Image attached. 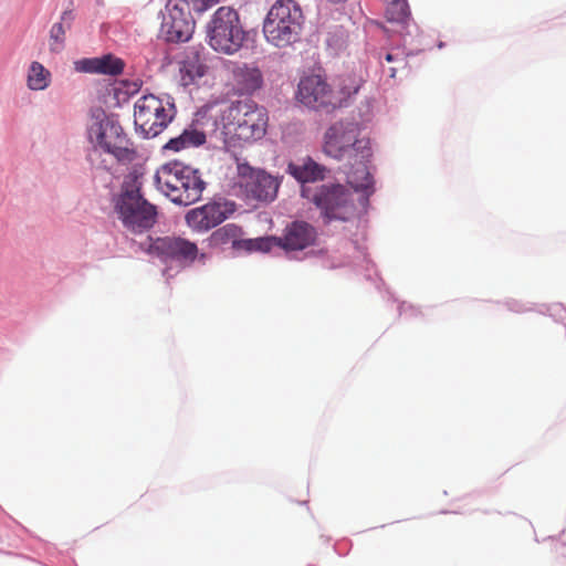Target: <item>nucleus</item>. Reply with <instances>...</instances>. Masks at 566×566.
<instances>
[{"label": "nucleus", "instance_id": "a878e982", "mask_svg": "<svg viewBox=\"0 0 566 566\" xmlns=\"http://www.w3.org/2000/svg\"><path fill=\"white\" fill-rule=\"evenodd\" d=\"M117 117L118 116L116 114L107 115L105 113V117L101 118L102 127L106 129V133L109 132L111 137L125 140L127 144H132L130 139L126 136L124 128L120 126Z\"/></svg>", "mask_w": 566, "mask_h": 566}, {"label": "nucleus", "instance_id": "a19ab883", "mask_svg": "<svg viewBox=\"0 0 566 566\" xmlns=\"http://www.w3.org/2000/svg\"><path fill=\"white\" fill-rule=\"evenodd\" d=\"M156 103L158 104L157 107H155V116H156V118L159 119V120H164V119L169 118L167 116L166 109L161 105V101L158 99V102H156Z\"/></svg>", "mask_w": 566, "mask_h": 566}, {"label": "nucleus", "instance_id": "a211bd4d", "mask_svg": "<svg viewBox=\"0 0 566 566\" xmlns=\"http://www.w3.org/2000/svg\"><path fill=\"white\" fill-rule=\"evenodd\" d=\"M349 164L352 165V169L347 172L348 184L356 191H364L367 195H370L373 192L374 180L367 168V161L359 163L352 160Z\"/></svg>", "mask_w": 566, "mask_h": 566}, {"label": "nucleus", "instance_id": "7c9ffc66", "mask_svg": "<svg viewBox=\"0 0 566 566\" xmlns=\"http://www.w3.org/2000/svg\"><path fill=\"white\" fill-rule=\"evenodd\" d=\"M185 193H186L185 196L177 195V193H174V196H172V195H169L166 192V196L169 197V199L172 203H175L176 206H179V207H187L189 205L195 203L196 201H198L201 198V193H196L192 191H185Z\"/></svg>", "mask_w": 566, "mask_h": 566}, {"label": "nucleus", "instance_id": "423d86ee", "mask_svg": "<svg viewBox=\"0 0 566 566\" xmlns=\"http://www.w3.org/2000/svg\"><path fill=\"white\" fill-rule=\"evenodd\" d=\"M139 249L151 256L158 258L161 262H176L181 266H189L199 258L205 260L206 253H199L197 244L181 237H157L148 235L139 243Z\"/></svg>", "mask_w": 566, "mask_h": 566}, {"label": "nucleus", "instance_id": "c756f323", "mask_svg": "<svg viewBox=\"0 0 566 566\" xmlns=\"http://www.w3.org/2000/svg\"><path fill=\"white\" fill-rule=\"evenodd\" d=\"M235 210V203L229 200H214V227L224 221Z\"/></svg>", "mask_w": 566, "mask_h": 566}, {"label": "nucleus", "instance_id": "37998d69", "mask_svg": "<svg viewBox=\"0 0 566 566\" xmlns=\"http://www.w3.org/2000/svg\"><path fill=\"white\" fill-rule=\"evenodd\" d=\"M154 182H155V185H156V187H157L158 189H163V188H161V186H160V185H161V179H160V176H159V171H157V172L155 174V176H154Z\"/></svg>", "mask_w": 566, "mask_h": 566}, {"label": "nucleus", "instance_id": "49530a36", "mask_svg": "<svg viewBox=\"0 0 566 566\" xmlns=\"http://www.w3.org/2000/svg\"><path fill=\"white\" fill-rule=\"evenodd\" d=\"M206 241L208 242V245H212V234H210Z\"/></svg>", "mask_w": 566, "mask_h": 566}, {"label": "nucleus", "instance_id": "1a4fd4ad", "mask_svg": "<svg viewBox=\"0 0 566 566\" xmlns=\"http://www.w3.org/2000/svg\"><path fill=\"white\" fill-rule=\"evenodd\" d=\"M298 101L312 108H336L339 99L335 98V92L321 75H308L298 83Z\"/></svg>", "mask_w": 566, "mask_h": 566}, {"label": "nucleus", "instance_id": "dca6fc26", "mask_svg": "<svg viewBox=\"0 0 566 566\" xmlns=\"http://www.w3.org/2000/svg\"><path fill=\"white\" fill-rule=\"evenodd\" d=\"M263 85V75L260 69L253 65H237L232 70V87L239 95H251Z\"/></svg>", "mask_w": 566, "mask_h": 566}, {"label": "nucleus", "instance_id": "f257e3e1", "mask_svg": "<svg viewBox=\"0 0 566 566\" xmlns=\"http://www.w3.org/2000/svg\"><path fill=\"white\" fill-rule=\"evenodd\" d=\"M360 128L354 122H338L325 133L324 153L337 160L368 161L371 157L370 140L359 137Z\"/></svg>", "mask_w": 566, "mask_h": 566}, {"label": "nucleus", "instance_id": "412c9836", "mask_svg": "<svg viewBox=\"0 0 566 566\" xmlns=\"http://www.w3.org/2000/svg\"><path fill=\"white\" fill-rule=\"evenodd\" d=\"M51 73L40 63L33 61L28 72V87L32 91H42L50 85Z\"/></svg>", "mask_w": 566, "mask_h": 566}, {"label": "nucleus", "instance_id": "9d476101", "mask_svg": "<svg viewBox=\"0 0 566 566\" xmlns=\"http://www.w3.org/2000/svg\"><path fill=\"white\" fill-rule=\"evenodd\" d=\"M90 116L93 119V124L87 129L90 140H95L98 148L105 154L113 155L119 164L133 163L137 157L135 148L116 146L106 139V129L101 125V118L105 117V109L102 106H93L90 109Z\"/></svg>", "mask_w": 566, "mask_h": 566}, {"label": "nucleus", "instance_id": "58836bf2", "mask_svg": "<svg viewBox=\"0 0 566 566\" xmlns=\"http://www.w3.org/2000/svg\"><path fill=\"white\" fill-rule=\"evenodd\" d=\"M75 20V13L72 9H65L62 14H61V19H60V22H62L63 24L65 23L67 25V28L71 27V23Z\"/></svg>", "mask_w": 566, "mask_h": 566}, {"label": "nucleus", "instance_id": "20e7f679", "mask_svg": "<svg viewBox=\"0 0 566 566\" xmlns=\"http://www.w3.org/2000/svg\"><path fill=\"white\" fill-rule=\"evenodd\" d=\"M233 160L235 163L233 175L237 180L226 186L230 193L260 202H271L276 198L281 185L279 178L263 169H255L247 163H239L237 157Z\"/></svg>", "mask_w": 566, "mask_h": 566}, {"label": "nucleus", "instance_id": "ddd939ff", "mask_svg": "<svg viewBox=\"0 0 566 566\" xmlns=\"http://www.w3.org/2000/svg\"><path fill=\"white\" fill-rule=\"evenodd\" d=\"M74 69L81 73L117 76L124 72L125 62L113 53H106L102 56L82 57L74 62Z\"/></svg>", "mask_w": 566, "mask_h": 566}, {"label": "nucleus", "instance_id": "f03ea898", "mask_svg": "<svg viewBox=\"0 0 566 566\" xmlns=\"http://www.w3.org/2000/svg\"><path fill=\"white\" fill-rule=\"evenodd\" d=\"M302 24L301 7L294 0H277L265 18L263 32L270 43L284 48L297 41Z\"/></svg>", "mask_w": 566, "mask_h": 566}, {"label": "nucleus", "instance_id": "cd10ccee", "mask_svg": "<svg viewBox=\"0 0 566 566\" xmlns=\"http://www.w3.org/2000/svg\"><path fill=\"white\" fill-rule=\"evenodd\" d=\"M277 239L280 237H270V238H259V239H249L242 241L243 250L245 251H263L268 252L273 247H277Z\"/></svg>", "mask_w": 566, "mask_h": 566}, {"label": "nucleus", "instance_id": "0eeeda50", "mask_svg": "<svg viewBox=\"0 0 566 566\" xmlns=\"http://www.w3.org/2000/svg\"><path fill=\"white\" fill-rule=\"evenodd\" d=\"M191 10L192 2L189 0H167L165 11H160V33L166 42L185 43L192 38L195 20Z\"/></svg>", "mask_w": 566, "mask_h": 566}, {"label": "nucleus", "instance_id": "c9c22d12", "mask_svg": "<svg viewBox=\"0 0 566 566\" xmlns=\"http://www.w3.org/2000/svg\"><path fill=\"white\" fill-rule=\"evenodd\" d=\"M65 29L62 22H55L50 30V39L56 43H64Z\"/></svg>", "mask_w": 566, "mask_h": 566}, {"label": "nucleus", "instance_id": "2eb2a0df", "mask_svg": "<svg viewBox=\"0 0 566 566\" xmlns=\"http://www.w3.org/2000/svg\"><path fill=\"white\" fill-rule=\"evenodd\" d=\"M248 109H251V101H239L229 105L221 113V134L227 148L235 147L237 134Z\"/></svg>", "mask_w": 566, "mask_h": 566}, {"label": "nucleus", "instance_id": "c85d7f7f", "mask_svg": "<svg viewBox=\"0 0 566 566\" xmlns=\"http://www.w3.org/2000/svg\"><path fill=\"white\" fill-rule=\"evenodd\" d=\"M182 137L185 138L187 148L188 147H200L206 144L207 142V135L203 130H200L193 126V124L189 125L188 127L184 128Z\"/></svg>", "mask_w": 566, "mask_h": 566}, {"label": "nucleus", "instance_id": "473e14b6", "mask_svg": "<svg viewBox=\"0 0 566 566\" xmlns=\"http://www.w3.org/2000/svg\"><path fill=\"white\" fill-rule=\"evenodd\" d=\"M174 116H170L164 120L154 122L148 129H143V138L150 139L157 137L172 120Z\"/></svg>", "mask_w": 566, "mask_h": 566}, {"label": "nucleus", "instance_id": "9b49d317", "mask_svg": "<svg viewBox=\"0 0 566 566\" xmlns=\"http://www.w3.org/2000/svg\"><path fill=\"white\" fill-rule=\"evenodd\" d=\"M245 117H242V124L237 134L235 147L244 143L258 140L265 135L268 126V115L264 108L259 107L251 101V109L247 111Z\"/></svg>", "mask_w": 566, "mask_h": 566}, {"label": "nucleus", "instance_id": "4c0bfd02", "mask_svg": "<svg viewBox=\"0 0 566 566\" xmlns=\"http://www.w3.org/2000/svg\"><path fill=\"white\" fill-rule=\"evenodd\" d=\"M119 87H123L124 91L126 93H129V96L132 97L133 95L138 93V91L140 88V84L125 80V81L120 82Z\"/></svg>", "mask_w": 566, "mask_h": 566}, {"label": "nucleus", "instance_id": "4468645a", "mask_svg": "<svg viewBox=\"0 0 566 566\" xmlns=\"http://www.w3.org/2000/svg\"><path fill=\"white\" fill-rule=\"evenodd\" d=\"M160 170L166 175H172L180 184L184 191L202 193L207 184L202 180L199 169L192 168L178 159L164 164Z\"/></svg>", "mask_w": 566, "mask_h": 566}, {"label": "nucleus", "instance_id": "b1692460", "mask_svg": "<svg viewBox=\"0 0 566 566\" xmlns=\"http://www.w3.org/2000/svg\"><path fill=\"white\" fill-rule=\"evenodd\" d=\"M387 8L385 11L389 22L405 23L409 17V7L407 0H386Z\"/></svg>", "mask_w": 566, "mask_h": 566}, {"label": "nucleus", "instance_id": "ea45409f", "mask_svg": "<svg viewBox=\"0 0 566 566\" xmlns=\"http://www.w3.org/2000/svg\"><path fill=\"white\" fill-rule=\"evenodd\" d=\"M205 29H206L205 41H206V43L210 48H212V41H213V38H212V18L209 21H207Z\"/></svg>", "mask_w": 566, "mask_h": 566}, {"label": "nucleus", "instance_id": "f8f14e48", "mask_svg": "<svg viewBox=\"0 0 566 566\" xmlns=\"http://www.w3.org/2000/svg\"><path fill=\"white\" fill-rule=\"evenodd\" d=\"M316 230L305 221H294L287 226L284 233L277 239V247L285 251H300L314 244Z\"/></svg>", "mask_w": 566, "mask_h": 566}, {"label": "nucleus", "instance_id": "aec40b11", "mask_svg": "<svg viewBox=\"0 0 566 566\" xmlns=\"http://www.w3.org/2000/svg\"><path fill=\"white\" fill-rule=\"evenodd\" d=\"M365 80L361 75L348 74L338 78L337 90L335 92V98L339 99L340 107L348 98L357 94Z\"/></svg>", "mask_w": 566, "mask_h": 566}, {"label": "nucleus", "instance_id": "c03bdc74", "mask_svg": "<svg viewBox=\"0 0 566 566\" xmlns=\"http://www.w3.org/2000/svg\"><path fill=\"white\" fill-rule=\"evenodd\" d=\"M210 108H212V101H207L206 104L202 106L201 111H199L197 114L200 115L201 112H207Z\"/></svg>", "mask_w": 566, "mask_h": 566}, {"label": "nucleus", "instance_id": "79ce46f5", "mask_svg": "<svg viewBox=\"0 0 566 566\" xmlns=\"http://www.w3.org/2000/svg\"><path fill=\"white\" fill-rule=\"evenodd\" d=\"M164 186H165V187H166V189H167V190H169L170 192H178V191H179V189H180V187H178V186H176V185L171 184L170 181H166Z\"/></svg>", "mask_w": 566, "mask_h": 566}, {"label": "nucleus", "instance_id": "6e6552de", "mask_svg": "<svg viewBox=\"0 0 566 566\" xmlns=\"http://www.w3.org/2000/svg\"><path fill=\"white\" fill-rule=\"evenodd\" d=\"M245 34L237 11L221 7L214 11V51L233 54L242 46Z\"/></svg>", "mask_w": 566, "mask_h": 566}, {"label": "nucleus", "instance_id": "6ab92c4d", "mask_svg": "<svg viewBox=\"0 0 566 566\" xmlns=\"http://www.w3.org/2000/svg\"><path fill=\"white\" fill-rule=\"evenodd\" d=\"M186 223L197 232H207L212 229V200L201 207L187 211Z\"/></svg>", "mask_w": 566, "mask_h": 566}, {"label": "nucleus", "instance_id": "72a5a7b5", "mask_svg": "<svg viewBox=\"0 0 566 566\" xmlns=\"http://www.w3.org/2000/svg\"><path fill=\"white\" fill-rule=\"evenodd\" d=\"M147 101L158 102V98L153 94L142 96L135 103V106H134L135 116H142V115L150 112L151 106L146 104Z\"/></svg>", "mask_w": 566, "mask_h": 566}, {"label": "nucleus", "instance_id": "5701e85b", "mask_svg": "<svg viewBox=\"0 0 566 566\" xmlns=\"http://www.w3.org/2000/svg\"><path fill=\"white\" fill-rule=\"evenodd\" d=\"M385 60L392 65L388 67V74L391 78H396L398 74L407 75L409 73V63L403 52L396 50L388 52Z\"/></svg>", "mask_w": 566, "mask_h": 566}, {"label": "nucleus", "instance_id": "f704fd0d", "mask_svg": "<svg viewBox=\"0 0 566 566\" xmlns=\"http://www.w3.org/2000/svg\"><path fill=\"white\" fill-rule=\"evenodd\" d=\"M187 148L185 138L182 137V134L180 133L176 137H171L164 146L163 151L165 150H172L175 153H178L182 149Z\"/></svg>", "mask_w": 566, "mask_h": 566}, {"label": "nucleus", "instance_id": "7ed1b4c3", "mask_svg": "<svg viewBox=\"0 0 566 566\" xmlns=\"http://www.w3.org/2000/svg\"><path fill=\"white\" fill-rule=\"evenodd\" d=\"M112 202L124 228L135 234L147 232L157 222V206L149 202L138 188H125L124 192L113 195Z\"/></svg>", "mask_w": 566, "mask_h": 566}, {"label": "nucleus", "instance_id": "393cba45", "mask_svg": "<svg viewBox=\"0 0 566 566\" xmlns=\"http://www.w3.org/2000/svg\"><path fill=\"white\" fill-rule=\"evenodd\" d=\"M208 71V66L199 61L198 54L195 61H190L181 69L182 78L188 80V83L195 84L201 80Z\"/></svg>", "mask_w": 566, "mask_h": 566}, {"label": "nucleus", "instance_id": "e433bc0d", "mask_svg": "<svg viewBox=\"0 0 566 566\" xmlns=\"http://www.w3.org/2000/svg\"><path fill=\"white\" fill-rule=\"evenodd\" d=\"M113 95L115 99V106L120 107L124 103H127L130 98L129 93H126L123 87H114Z\"/></svg>", "mask_w": 566, "mask_h": 566}, {"label": "nucleus", "instance_id": "de8ad7c7", "mask_svg": "<svg viewBox=\"0 0 566 566\" xmlns=\"http://www.w3.org/2000/svg\"><path fill=\"white\" fill-rule=\"evenodd\" d=\"M168 105H169L171 108L176 109V106H175V102H174V101H172L171 103H168Z\"/></svg>", "mask_w": 566, "mask_h": 566}, {"label": "nucleus", "instance_id": "2f4dec72", "mask_svg": "<svg viewBox=\"0 0 566 566\" xmlns=\"http://www.w3.org/2000/svg\"><path fill=\"white\" fill-rule=\"evenodd\" d=\"M185 193H186L185 196L177 195V193H174V196H172V195H169L166 192V196L169 197V199L172 203H175L176 206H179V207H187L189 205L195 203L196 201H198L201 198V193H196L192 191H185Z\"/></svg>", "mask_w": 566, "mask_h": 566}, {"label": "nucleus", "instance_id": "f3484780", "mask_svg": "<svg viewBox=\"0 0 566 566\" xmlns=\"http://www.w3.org/2000/svg\"><path fill=\"white\" fill-rule=\"evenodd\" d=\"M287 174L293 176L298 182H315L324 179L325 168L306 157L297 163H290L286 168Z\"/></svg>", "mask_w": 566, "mask_h": 566}, {"label": "nucleus", "instance_id": "39448f33", "mask_svg": "<svg viewBox=\"0 0 566 566\" xmlns=\"http://www.w3.org/2000/svg\"><path fill=\"white\" fill-rule=\"evenodd\" d=\"M302 196L321 210L326 223L333 220L346 221L355 211L350 193L342 185H322L316 188L303 186Z\"/></svg>", "mask_w": 566, "mask_h": 566}, {"label": "nucleus", "instance_id": "4be33fe9", "mask_svg": "<svg viewBox=\"0 0 566 566\" xmlns=\"http://www.w3.org/2000/svg\"><path fill=\"white\" fill-rule=\"evenodd\" d=\"M241 234L242 229L239 226L228 223L214 231V244L231 243L234 249H243Z\"/></svg>", "mask_w": 566, "mask_h": 566}, {"label": "nucleus", "instance_id": "a18cd8bd", "mask_svg": "<svg viewBox=\"0 0 566 566\" xmlns=\"http://www.w3.org/2000/svg\"><path fill=\"white\" fill-rule=\"evenodd\" d=\"M134 124L136 133L143 136V129H146L144 125L138 124L137 120H135Z\"/></svg>", "mask_w": 566, "mask_h": 566}, {"label": "nucleus", "instance_id": "bb28decb", "mask_svg": "<svg viewBox=\"0 0 566 566\" xmlns=\"http://www.w3.org/2000/svg\"><path fill=\"white\" fill-rule=\"evenodd\" d=\"M145 174L144 165L143 164H135L133 165L132 169L129 170L128 175L124 178L122 185H120V191L124 192V189L126 187L127 190H133L135 188H138L139 191H142V182L140 179Z\"/></svg>", "mask_w": 566, "mask_h": 566}, {"label": "nucleus", "instance_id": "09e8293b", "mask_svg": "<svg viewBox=\"0 0 566 566\" xmlns=\"http://www.w3.org/2000/svg\"><path fill=\"white\" fill-rule=\"evenodd\" d=\"M218 0H214V2H217Z\"/></svg>", "mask_w": 566, "mask_h": 566}]
</instances>
